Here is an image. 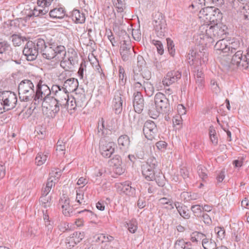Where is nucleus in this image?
<instances>
[{
    "instance_id": "16",
    "label": "nucleus",
    "mask_w": 249,
    "mask_h": 249,
    "mask_svg": "<svg viewBox=\"0 0 249 249\" xmlns=\"http://www.w3.org/2000/svg\"><path fill=\"white\" fill-rule=\"evenodd\" d=\"M70 198L66 196H63L59 201V205L62 209L63 214L65 216H71L72 215L73 208L70 204Z\"/></svg>"
},
{
    "instance_id": "53",
    "label": "nucleus",
    "mask_w": 249,
    "mask_h": 249,
    "mask_svg": "<svg viewBox=\"0 0 249 249\" xmlns=\"http://www.w3.org/2000/svg\"><path fill=\"white\" fill-rule=\"evenodd\" d=\"M72 238L74 239L75 243L77 244L79 243L83 238L84 237V232H81L80 231H75L71 235Z\"/></svg>"
},
{
    "instance_id": "41",
    "label": "nucleus",
    "mask_w": 249,
    "mask_h": 249,
    "mask_svg": "<svg viewBox=\"0 0 249 249\" xmlns=\"http://www.w3.org/2000/svg\"><path fill=\"white\" fill-rule=\"evenodd\" d=\"M202 244L204 249H215L216 244L214 242L209 241L208 239H203Z\"/></svg>"
},
{
    "instance_id": "58",
    "label": "nucleus",
    "mask_w": 249,
    "mask_h": 249,
    "mask_svg": "<svg viewBox=\"0 0 249 249\" xmlns=\"http://www.w3.org/2000/svg\"><path fill=\"white\" fill-rule=\"evenodd\" d=\"M119 73V79L121 81L122 83L124 84L126 81V75L125 73L123 67H120Z\"/></svg>"
},
{
    "instance_id": "36",
    "label": "nucleus",
    "mask_w": 249,
    "mask_h": 249,
    "mask_svg": "<svg viewBox=\"0 0 249 249\" xmlns=\"http://www.w3.org/2000/svg\"><path fill=\"white\" fill-rule=\"evenodd\" d=\"M211 10L210 8V6L201 8L199 13V18H202L203 20H206L209 21V18H210L209 14H211Z\"/></svg>"
},
{
    "instance_id": "47",
    "label": "nucleus",
    "mask_w": 249,
    "mask_h": 249,
    "mask_svg": "<svg viewBox=\"0 0 249 249\" xmlns=\"http://www.w3.org/2000/svg\"><path fill=\"white\" fill-rule=\"evenodd\" d=\"M191 245L190 242H185L183 239H178L175 243V249H184L185 245Z\"/></svg>"
},
{
    "instance_id": "22",
    "label": "nucleus",
    "mask_w": 249,
    "mask_h": 249,
    "mask_svg": "<svg viewBox=\"0 0 249 249\" xmlns=\"http://www.w3.org/2000/svg\"><path fill=\"white\" fill-rule=\"evenodd\" d=\"M78 86V80L74 78H70L65 81L63 88V89L69 93L75 91Z\"/></svg>"
},
{
    "instance_id": "50",
    "label": "nucleus",
    "mask_w": 249,
    "mask_h": 249,
    "mask_svg": "<svg viewBox=\"0 0 249 249\" xmlns=\"http://www.w3.org/2000/svg\"><path fill=\"white\" fill-rule=\"evenodd\" d=\"M198 174L199 177L204 181H205L207 178L208 175L207 170L205 168L201 166H198Z\"/></svg>"
},
{
    "instance_id": "4",
    "label": "nucleus",
    "mask_w": 249,
    "mask_h": 249,
    "mask_svg": "<svg viewBox=\"0 0 249 249\" xmlns=\"http://www.w3.org/2000/svg\"><path fill=\"white\" fill-rule=\"evenodd\" d=\"M40 53L42 57L48 60H51L53 58H62L66 55L65 47L61 45H58L57 43L50 40L46 42L44 40V45L40 48Z\"/></svg>"
},
{
    "instance_id": "11",
    "label": "nucleus",
    "mask_w": 249,
    "mask_h": 249,
    "mask_svg": "<svg viewBox=\"0 0 249 249\" xmlns=\"http://www.w3.org/2000/svg\"><path fill=\"white\" fill-rule=\"evenodd\" d=\"M115 143L113 142L101 140L99 142V150L101 155L105 158H109L114 153Z\"/></svg>"
},
{
    "instance_id": "59",
    "label": "nucleus",
    "mask_w": 249,
    "mask_h": 249,
    "mask_svg": "<svg viewBox=\"0 0 249 249\" xmlns=\"http://www.w3.org/2000/svg\"><path fill=\"white\" fill-rule=\"evenodd\" d=\"M146 62L142 55H139L137 57V65L140 69V71H142V69L145 67Z\"/></svg>"
},
{
    "instance_id": "31",
    "label": "nucleus",
    "mask_w": 249,
    "mask_h": 249,
    "mask_svg": "<svg viewBox=\"0 0 249 249\" xmlns=\"http://www.w3.org/2000/svg\"><path fill=\"white\" fill-rule=\"evenodd\" d=\"M159 204L167 210H171L174 209L173 201L171 199L167 197H162L159 200Z\"/></svg>"
},
{
    "instance_id": "20",
    "label": "nucleus",
    "mask_w": 249,
    "mask_h": 249,
    "mask_svg": "<svg viewBox=\"0 0 249 249\" xmlns=\"http://www.w3.org/2000/svg\"><path fill=\"white\" fill-rule=\"evenodd\" d=\"M122 96L119 91H117L115 93L112 101V107L116 114H120L122 111L123 103Z\"/></svg>"
},
{
    "instance_id": "48",
    "label": "nucleus",
    "mask_w": 249,
    "mask_h": 249,
    "mask_svg": "<svg viewBox=\"0 0 249 249\" xmlns=\"http://www.w3.org/2000/svg\"><path fill=\"white\" fill-rule=\"evenodd\" d=\"M127 228L128 231L131 233H135L137 230V223L136 220L132 219L130 220L127 224Z\"/></svg>"
},
{
    "instance_id": "38",
    "label": "nucleus",
    "mask_w": 249,
    "mask_h": 249,
    "mask_svg": "<svg viewBox=\"0 0 249 249\" xmlns=\"http://www.w3.org/2000/svg\"><path fill=\"white\" fill-rule=\"evenodd\" d=\"M177 211L180 215L183 218L188 219L190 217L189 210L187 206L185 205L180 207L178 206V208L177 207Z\"/></svg>"
},
{
    "instance_id": "55",
    "label": "nucleus",
    "mask_w": 249,
    "mask_h": 249,
    "mask_svg": "<svg viewBox=\"0 0 249 249\" xmlns=\"http://www.w3.org/2000/svg\"><path fill=\"white\" fill-rule=\"evenodd\" d=\"M152 43L156 47L158 53L160 54H162L164 52V49L163 45L161 41L153 40Z\"/></svg>"
},
{
    "instance_id": "39",
    "label": "nucleus",
    "mask_w": 249,
    "mask_h": 249,
    "mask_svg": "<svg viewBox=\"0 0 249 249\" xmlns=\"http://www.w3.org/2000/svg\"><path fill=\"white\" fill-rule=\"evenodd\" d=\"M40 202L41 205L44 208H48L52 205V197L50 196H41L40 198Z\"/></svg>"
},
{
    "instance_id": "49",
    "label": "nucleus",
    "mask_w": 249,
    "mask_h": 249,
    "mask_svg": "<svg viewBox=\"0 0 249 249\" xmlns=\"http://www.w3.org/2000/svg\"><path fill=\"white\" fill-rule=\"evenodd\" d=\"M61 175V171L58 169H55L54 170H52V171L50 173L49 178H52L53 179L54 181L57 182L58 181Z\"/></svg>"
},
{
    "instance_id": "2",
    "label": "nucleus",
    "mask_w": 249,
    "mask_h": 249,
    "mask_svg": "<svg viewBox=\"0 0 249 249\" xmlns=\"http://www.w3.org/2000/svg\"><path fill=\"white\" fill-rule=\"evenodd\" d=\"M227 28L225 25L216 24L214 26L205 25L200 27L201 34L197 36L200 39L199 43L210 46L218 38H223L227 34Z\"/></svg>"
},
{
    "instance_id": "9",
    "label": "nucleus",
    "mask_w": 249,
    "mask_h": 249,
    "mask_svg": "<svg viewBox=\"0 0 249 249\" xmlns=\"http://www.w3.org/2000/svg\"><path fill=\"white\" fill-rule=\"evenodd\" d=\"M154 28L158 36L161 37L166 32V20L160 13H158L154 17Z\"/></svg>"
},
{
    "instance_id": "17",
    "label": "nucleus",
    "mask_w": 249,
    "mask_h": 249,
    "mask_svg": "<svg viewBox=\"0 0 249 249\" xmlns=\"http://www.w3.org/2000/svg\"><path fill=\"white\" fill-rule=\"evenodd\" d=\"M59 59H62L60 65L66 71H69L77 63V56L76 54L69 56L67 58L63 56L62 58Z\"/></svg>"
},
{
    "instance_id": "1",
    "label": "nucleus",
    "mask_w": 249,
    "mask_h": 249,
    "mask_svg": "<svg viewBox=\"0 0 249 249\" xmlns=\"http://www.w3.org/2000/svg\"><path fill=\"white\" fill-rule=\"evenodd\" d=\"M51 94L50 89L47 85L39 88L35 97L34 104H41L42 111L48 117L53 118L60 111L61 106Z\"/></svg>"
},
{
    "instance_id": "8",
    "label": "nucleus",
    "mask_w": 249,
    "mask_h": 249,
    "mask_svg": "<svg viewBox=\"0 0 249 249\" xmlns=\"http://www.w3.org/2000/svg\"><path fill=\"white\" fill-rule=\"evenodd\" d=\"M231 62L238 68L249 70V48L246 55H243L241 51H237L232 56Z\"/></svg>"
},
{
    "instance_id": "42",
    "label": "nucleus",
    "mask_w": 249,
    "mask_h": 249,
    "mask_svg": "<svg viewBox=\"0 0 249 249\" xmlns=\"http://www.w3.org/2000/svg\"><path fill=\"white\" fill-rule=\"evenodd\" d=\"M76 196L75 198V202L78 203V205H85L86 201L84 198V193L80 189L76 190Z\"/></svg>"
},
{
    "instance_id": "45",
    "label": "nucleus",
    "mask_w": 249,
    "mask_h": 249,
    "mask_svg": "<svg viewBox=\"0 0 249 249\" xmlns=\"http://www.w3.org/2000/svg\"><path fill=\"white\" fill-rule=\"evenodd\" d=\"M167 46L170 54L173 56L175 54V45L173 41L169 38H166Z\"/></svg>"
},
{
    "instance_id": "28",
    "label": "nucleus",
    "mask_w": 249,
    "mask_h": 249,
    "mask_svg": "<svg viewBox=\"0 0 249 249\" xmlns=\"http://www.w3.org/2000/svg\"><path fill=\"white\" fill-rule=\"evenodd\" d=\"M142 174L148 181H152L155 178L154 170L148 168L147 165L142 166Z\"/></svg>"
},
{
    "instance_id": "63",
    "label": "nucleus",
    "mask_w": 249,
    "mask_h": 249,
    "mask_svg": "<svg viewBox=\"0 0 249 249\" xmlns=\"http://www.w3.org/2000/svg\"><path fill=\"white\" fill-rule=\"evenodd\" d=\"M94 239L96 242H106V235L105 234H98L94 236Z\"/></svg>"
},
{
    "instance_id": "44",
    "label": "nucleus",
    "mask_w": 249,
    "mask_h": 249,
    "mask_svg": "<svg viewBox=\"0 0 249 249\" xmlns=\"http://www.w3.org/2000/svg\"><path fill=\"white\" fill-rule=\"evenodd\" d=\"M211 89L216 94L219 93L221 91V89L219 87V84L215 79H212L210 81Z\"/></svg>"
},
{
    "instance_id": "57",
    "label": "nucleus",
    "mask_w": 249,
    "mask_h": 249,
    "mask_svg": "<svg viewBox=\"0 0 249 249\" xmlns=\"http://www.w3.org/2000/svg\"><path fill=\"white\" fill-rule=\"evenodd\" d=\"M206 0H194L191 6L193 8H196V10L201 8L203 4H205Z\"/></svg>"
},
{
    "instance_id": "62",
    "label": "nucleus",
    "mask_w": 249,
    "mask_h": 249,
    "mask_svg": "<svg viewBox=\"0 0 249 249\" xmlns=\"http://www.w3.org/2000/svg\"><path fill=\"white\" fill-rule=\"evenodd\" d=\"M132 36L133 38L136 41H140L141 38V33L139 29H133Z\"/></svg>"
},
{
    "instance_id": "40",
    "label": "nucleus",
    "mask_w": 249,
    "mask_h": 249,
    "mask_svg": "<svg viewBox=\"0 0 249 249\" xmlns=\"http://www.w3.org/2000/svg\"><path fill=\"white\" fill-rule=\"evenodd\" d=\"M143 89L146 94L149 97H151L154 93V88L152 84L148 82L143 83Z\"/></svg>"
},
{
    "instance_id": "37",
    "label": "nucleus",
    "mask_w": 249,
    "mask_h": 249,
    "mask_svg": "<svg viewBox=\"0 0 249 249\" xmlns=\"http://www.w3.org/2000/svg\"><path fill=\"white\" fill-rule=\"evenodd\" d=\"M11 38L13 45L15 46H20L24 41L26 40V37L17 34H13Z\"/></svg>"
},
{
    "instance_id": "18",
    "label": "nucleus",
    "mask_w": 249,
    "mask_h": 249,
    "mask_svg": "<svg viewBox=\"0 0 249 249\" xmlns=\"http://www.w3.org/2000/svg\"><path fill=\"white\" fill-rule=\"evenodd\" d=\"M133 103L135 112L141 113L144 108V99L141 92L134 93Z\"/></svg>"
},
{
    "instance_id": "35",
    "label": "nucleus",
    "mask_w": 249,
    "mask_h": 249,
    "mask_svg": "<svg viewBox=\"0 0 249 249\" xmlns=\"http://www.w3.org/2000/svg\"><path fill=\"white\" fill-rule=\"evenodd\" d=\"M228 42L230 43L228 47L230 50V54H231L233 53L239 48L240 42L238 40L234 38L228 39Z\"/></svg>"
},
{
    "instance_id": "52",
    "label": "nucleus",
    "mask_w": 249,
    "mask_h": 249,
    "mask_svg": "<svg viewBox=\"0 0 249 249\" xmlns=\"http://www.w3.org/2000/svg\"><path fill=\"white\" fill-rule=\"evenodd\" d=\"M132 81L133 83L140 82V83H145L144 78L142 75L141 73H136L134 71V74L132 78Z\"/></svg>"
},
{
    "instance_id": "64",
    "label": "nucleus",
    "mask_w": 249,
    "mask_h": 249,
    "mask_svg": "<svg viewBox=\"0 0 249 249\" xmlns=\"http://www.w3.org/2000/svg\"><path fill=\"white\" fill-rule=\"evenodd\" d=\"M66 244L67 247L71 248L73 247L77 243H75L74 239L71 235L66 239Z\"/></svg>"
},
{
    "instance_id": "34",
    "label": "nucleus",
    "mask_w": 249,
    "mask_h": 249,
    "mask_svg": "<svg viewBox=\"0 0 249 249\" xmlns=\"http://www.w3.org/2000/svg\"><path fill=\"white\" fill-rule=\"evenodd\" d=\"M181 198L184 202L190 200H196L198 198V195L196 193H191L187 192H183L180 195Z\"/></svg>"
},
{
    "instance_id": "30",
    "label": "nucleus",
    "mask_w": 249,
    "mask_h": 249,
    "mask_svg": "<svg viewBox=\"0 0 249 249\" xmlns=\"http://www.w3.org/2000/svg\"><path fill=\"white\" fill-rule=\"evenodd\" d=\"M49 15L53 18H62L65 16L64 10L62 7L54 8L50 11Z\"/></svg>"
},
{
    "instance_id": "10",
    "label": "nucleus",
    "mask_w": 249,
    "mask_h": 249,
    "mask_svg": "<svg viewBox=\"0 0 249 249\" xmlns=\"http://www.w3.org/2000/svg\"><path fill=\"white\" fill-rule=\"evenodd\" d=\"M2 104L6 110L13 109L17 103V97L13 92L4 91L0 94Z\"/></svg>"
},
{
    "instance_id": "23",
    "label": "nucleus",
    "mask_w": 249,
    "mask_h": 249,
    "mask_svg": "<svg viewBox=\"0 0 249 249\" xmlns=\"http://www.w3.org/2000/svg\"><path fill=\"white\" fill-rule=\"evenodd\" d=\"M228 39L222 38L217 41L214 45V49L216 51H218L220 53H227L230 54V50L229 49Z\"/></svg>"
},
{
    "instance_id": "24",
    "label": "nucleus",
    "mask_w": 249,
    "mask_h": 249,
    "mask_svg": "<svg viewBox=\"0 0 249 249\" xmlns=\"http://www.w3.org/2000/svg\"><path fill=\"white\" fill-rule=\"evenodd\" d=\"M68 92L64 89L62 91L58 92V94L56 95L55 96H53V98L56 99V101L59 103V105L61 106V108H66V105L68 104L67 103V99L69 97Z\"/></svg>"
},
{
    "instance_id": "29",
    "label": "nucleus",
    "mask_w": 249,
    "mask_h": 249,
    "mask_svg": "<svg viewBox=\"0 0 249 249\" xmlns=\"http://www.w3.org/2000/svg\"><path fill=\"white\" fill-rule=\"evenodd\" d=\"M122 191L125 195L132 196L135 194V189L131 186V183L129 181H126L121 184Z\"/></svg>"
},
{
    "instance_id": "54",
    "label": "nucleus",
    "mask_w": 249,
    "mask_h": 249,
    "mask_svg": "<svg viewBox=\"0 0 249 249\" xmlns=\"http://www.w3.org/2000/svg\"><path fill=\"white\" fill-rule=\"evenodd\" d=\"M10 48V44L6 41L0 42V54L5 53Z\"/></svg>"
},
{
    "instance_id": "5",
    "label": "nucleus",
    "mask_w": 249,
    "mask_h": 249,
    "mask_svg": "<svg viewBox=\"0 0 249 249\" xmlns=\"http://www.w3.org/2000/svg\"><path fill=\"white\" fill-rule=\"evenodd\" d=\"M190 65L195 69V78H203L204 74L200 67L204 65L207 60V55L204 52L191 50L187 55Z\"/></svg>"
},
{
    "instance_id": "25",
    "label": "nucleus",
    "mask_w": 249,
    "mask_h": 249,
    "mask_svg": "<svg viewBox=\"0 0 249 249\" xmlns=\"http://www.w3.org/2000/svg\"><path fill=\"white\" fill-rule=\"evenodd\" d=\"M122 162L121 158L118 155H115L110 160V165L114 167V171L119 175L123 172V169L121 167Z\"/></svg>"
},
{
    "instance_id": "15",
    "label": "nucleus",
    "mask_w": 249,
    "mask_h": 249,
    "mask_svg": "<svg viewBox=\"0 0 249 249\" xmlns=\"http://www.w3.org/2000/svg\"><path fill=\"white\" fill-rule=\"evenodd\" d=\"M181 77V73L178 71H171L167 73L162 80V84L167 87L178 81Z\"/></svg>"
},
{
    "instance_id": "13",
    "label": "nucleus",
    "mask_w": 249,
    "mask_h": 249,
    "mask_svg": "<svg viewBox=\"0 0 249 249\" xmlns=\"http://www.w3.org/2000/svg\"><path fill=\"white\" fill-rule=\"evenodd\" d=\"M120 52L123 61H127L131 59L135 52L131 48L129 40L123 41L120 46Z\"/></svg>"
},
{
    "instance_id": "19",
    "label": "nucleus",
    "mask_w": 249,
    "mask_h": 249,
    "mask_svg": "<svg viewBox=\"0 0 249 249\" xmlns=\"http://www.w3.org/2000/svg\"><path fill=\"white\" fill-rule=\"evenodd\" d=\"M49 8L44 6H39L37 5L33 10H31L27 14L26 17L30 18L32 17H43L44 16H48Z\"/></svg>"
},
{
    "instance_id": "56",
    "label": "nucleus",
    "mask_w": 249,
    "mask_h": 249,
    "mask_svg": "<svg viewBox=\"0 0 249 249\" xmlns=\"http://www.w3.org/2000/svg\"><path fill=\"white\" fill-rule=\"evenodd\" d=\"M198 218L203 220L206 224L210 225L212 223L211 218L208 214L205 213L203 212Z\"/></svg>"
},
{
    "instance_id": "6",
    "label": "nucleus",
    "mask_w": 249,
    "mask_h": 249,
    "mask_svg": "<svg viewBox=\"0 0 249 249\" xmlns=\"http://www.w3.org/2000/svg\"><path fill=\"white\" fill-rule=\"evenodd\" d=\"M154 102L155 110L150 108L149 109V114L153 119L157 118L160 112L167 113L170 110V105L168 99L165 95L158 92L155 96Z\"/></svg>"
},
{
    "instance_id": "32",
    "label": "nucleus",
    "mask_w": 249,
    "mask_h": 249,
    "mask_svg": "<svg viewBox=\"0 0 249 249\" xmlns=\"http://www.w3.org/2000/svg\"><path fill=\"white\" fill-rule=\"evenodd\" d=\"M48 157V153L47 152H39L37 154L35 162L37 166H40L43 164L47 160Z\"/></svg>"
},
{
    "instance_id": "60",
    "label": "nucleus",
    "mask_w": 249,
    "mask_h": 249,
    "mask_svg": "<svg viewBox=\"0 0 249 249\" xmlns=\"http://www.w3.org/2000/svg\"><path fill=\"white\" fill-rule=\"evenodd\" d=\"M114 5L118 9L123 10L125 6L124 0H112Z\"/></svg>"
},
{
    "instance_id": "12",
    "label": "nucleus",
    "mask_w": 249,
    "mask_h": 249,
    "mask_svg": "<svg viewBox=\"0 0 249 249\" xmlns=\"http://www.w3.org/2000/svg\"><path fill=\"white\" fill-rule=\"evenodd\" d=\"M143 132L145 138L148 140L152 141L157 136V125L153 121L147 120L144 124Z\"/></svg>"
},
{
    "instance_id": "27",
    "label": "nucleus",
    "mask_w": 249,
    "mask_h": 249,
    "mask_svg": "<svg viewBox=\"0 0 249 249\" xmlns=\"http://www.w3.org/2000/svg\"><path fill=\"white\" fill-rule=\"evenodd\" d=\"M72 19L76 23L82 24L85 21V16L84 13H81L79 10L74 9L71 13Z\"/></svg>"
},
{
    "instance_id": "7",
    "label": "nucleus",
    "mask_w": 249,
    "mask_h": 249,
    "mask_svg": "<svg viewBox=\"0 0 249 249\" xmlns=\"http://www.w3.org/2000/svg\"><path fill=\"white\" fill-rule=\"evenodd\" d=\"M44 45V39L38 38L34 41H28L23 50V53L26 57L28 61H33L35 60L38 54V52L40 51V48Z\"/></svg>"
},
{
    "instance_id": "61",
    "label": "nucleus",
    "mask_w": 249,
    "mask_h": 249,
    "mask_svg": "<svg viewBox=\"0 0 249 249\" xmlns=\"http://www.w3.org/2000/svg\"><path fill=\"white\" fill-rule=\"evenodd\" d=\"M53 1V0H37V4L39 6L48 7Z\"/></svg>"
},
{
    "instance_id": "14",
    "label": "nucleus",
    "mask_w": 249,
    "mask_h": 249,
    "mask_svg": "<svg viewBox=\"0 0 249 249\" xmlns=\"http://www.w3.org/2000/svg\"><path fill=\"white\" fill-rule=\"evenodd\" d=\"M116 126L115 125L106 124L103 118L100 119L98 123V135L101 137H106L111 133L112 131H115Z\"/></svg>"
},
{
    "instance_id": "33",
    "label": "nucleus",
    "mask_w": 249,
    "mask_h": 249,
    "mask_svg": "<svg viewBox=\"0 0 249 249\" xmlns=\"http://www.w3.org/2000/svg\"><path fill=\"white\" fill-rule=\"evenodd\" d=\"M130 142L129 137L126 135H122L118 139V144L123 146L124 149L128 148Z\"/></svg>"
},
{
    "instance_id": "46",
    "label": "nucleus",
    "mask_w": 249,
    "mask_h": 249,
    "mask_svg": "<svg viewBox=\"0 0 249 249\" xmlns=\"http://www.w3.org/2000/svg\"><path fill=\"white\" fill-rule=\"evenodd\" d=\"M191 210L196 216L198 217L203 213L202 206L200 205H194L191 206Z\"/></svg>"
},
{
    "instance_id": "51",
    "label": "nucleus",
    "mask_w": 249,
    "mask_h": 249,
    "mask_svg": "<svg viewBox=\"0 0 249 249\" xmlns=\"http://www.w3.org/2000/svg\"><path fill=\"white\" fill-rule=\"evenodd\" d=\"M214 231L217 234V237L219 240H222L225 236V231L223 228L219 227H215Z\"/></svg>"
},
{
    "instance_id": "3",
    "label": "nucleus",
    "mask_w": 249,
    "mask_h": 249,
    "mask_svg": "<svg viewBox=\"0 0 249 249\" xmlns=\"http://www.w3.org/2000/svg\"><path fill=\"white\" fill-rule=\"evenodd\" d=\"M42 81L38 83L36 92L34 89V85L32 81L28 79H24L20 82L18 85V90L19 98L21 101L29 102L33 101L34 103L35 97L37 94L39 88L45 84H42Z\"/></svg>"
},
{
    "instance_id": "26",
    "label": "nucleus",
    "mask_w": 249,
    "mask_h": 249,
    "mask_svg": "<svg viewBox=\"0 0 249 249\" xmlns=\"http://www.w3.org/2000/svg\"><path fill=\"white\" fill-rule=\"evenodd\" d=\"M210 8L211 10V14H209L210 17L209 18V21L214 22V21L220 20L222 18L220 10L213 6H210Z\"/></svg>"
},
{
    "instance_id": "43",
    "label": "nucleus",
    "mask_w": 249,
    "mask_h": 249,
    "mask_svg": "<svg viewBox=\"0 0 249 249\" xmlns=\"http://www.w3.org/2000/svg\"><path fill=\"white\" fill-rule=\"evenodd\" d=\"M158 162L154 157H150L148 160L146 164L143 165H147L148 168L155 169L158 166Z\"/></svg>"
},
{
    "instance_id": "21",
    "label": "nucleus",
    "mask_w": 249,
    "mask_h": 249,
    "mask_svg": "<svg viewBox=\"0 0 249 249\" xmlns=\"http://www.w3.org/2000/svg\"><path fill=\"white\" fill-rule=\"evenodd\" d=\"M81 99L80 101L79 100V99L77 97H68V99L67 101H68L67 103L68 104L66 105V108L70 110H74L76 107H80L82 106V103L83 101L82 100V99H85V97L84 94L80 95Z\"/></svg>"
}]
</instances>
